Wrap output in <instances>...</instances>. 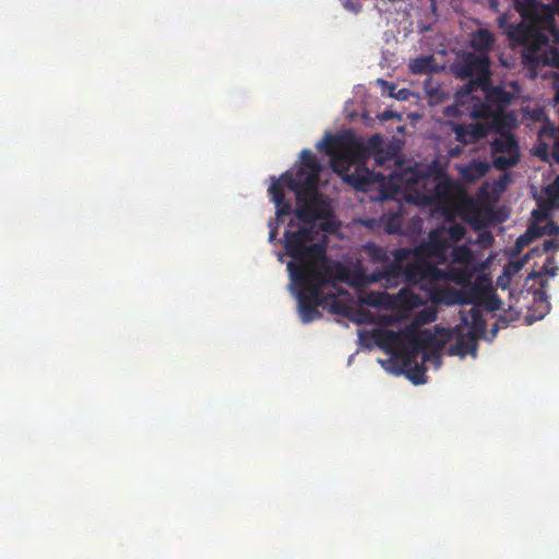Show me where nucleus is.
I'll return each instance as SVG.
<instances>
[{"instance_id":"1","label":"nucleus","mask_w":559,"mask_h":559,"mask_svg":"<svg viewBox=\"0 0 559 559\" xmlns=\"http://www.w3.org/2000/svg\"><path fill=\"white\" fill-rule=\"evenodd\" d=\"M463 245H456V305H468L459 311L456 324V356H477L478 341L486 337L487 323L483 309L496 311L501 300L492 286L491 277L481 271L487 265L484 250L495 241L489 230L474 233Z\"/></svg>"},{"instance_id":"2","label":"nucleus","mask_w":559,"mask_h":559,"mask_svg":"<svg viewBox=\"0 0 559 559\" xmlns=\"http://www.w3.org/2000/svg\"><path fill=\"white\" fill-rule=\"evenodd\" d=\"M316 226L285 230L284 247L286 254L293 259L287 263L290 281L298 299V311L302 323H310L320 318L319 307L326 298L323 289L335 287L348 277L346 267L340 262L326 261V248L323 243H310L319 238Z\"/></svg>"},{"instance_id":"3","label":"nucleus","mask_w":559,"mask_h":559,"mask_svg":"<svg viewBox=\"0 0 559 559\" xmlns=\"http://www.w3.org/2000/svg\"><path fill=\"white\" fill-rule=\"evenodd\" d=\"M301 167L293 175L285 171L271 182L267 192L276 205V218L283 221L292 213L304 223L302 227L316 226L314 233L333 234L338 225L333 218L330 202L319 192V178L323 166L312 151L300 152Z\"/></svg>"},{"instance_id":"4","label":"nucleus","mask_w":559,"mask_h":559,"mask_svg":"<svg viewBox=\"0 0 559 559\" xmlns=\"http://www.w3.org/2000/svg\"><path fill=\"white\" fill-rule=\"evenodd\" d=\"M394 179L414 193L416 203L443 212L447 228L432 229L427 241L411 250V255L414 260L444 263L451 247L449 241H454V180L447 176L445 166L439 160L405 169Z\"/></svg>"},{"instance_id":"5","label":"nucleus","mask_w":559,"mask_h":559,"mask_svg":"<svg viewBox=\"0 0 559 559\" xmlns=\"http://www.w3.org/2000/svg\"><path fill=\"white\" fill-rule=\"evenodd\" d=\"M454 334V329L435 325L421 331L406 330L403 333L393 330H376L373 338L376 344L385 352L399 350L404 353L409 347L417 349H431L433 353L443 349Z\"/></svg>"},{"instance_id":"6","label":"nucleus","mask_w":559,"mask_h":559,"mask_svg":"<svg viewBox=\"0 0 559 559\" xmlns=\"http://www.w3.org/2000/svg\"><path fill=\"white\" fill-rule=\"evenodd\" d=\"M490 169V164L486 160L472 159L463 166H456V171L460 175V180H456V216H462L465 222H468L474 233L486 230L485 227V211L472 198H465L466 183H474L480 178L485 177Z\"/></svg>"},{"instance_id":"7","label":"nucleus","mask_w":559,"mask_h":559,"mask_svg":"<svg viewBox=\"0 0 559 559\" xmlns=\"http://www.w3.org/2000/svg\"><path fill=\"white\" fill-rule=\"evenodd\" d=\"M456 76L468 78L464 87L456 90V99L459 97L478 92V88L487 85L490 80V59L487 53L469 52L461 69L456 68Z\"/></svg>"},{"instance_id":"8","label":"nucleus","mask_w":559,"mask_h":559,"mask_svg":"<svg viewBox=\"0 0 559 559\" xmlns=\"http://www.w3.org/2000/svg\"><path fill=\"white\" fill-rule=\"evenodd\" d=\"M452 259L442 271L426 260H414L407 264L406 284L414 285L420 289H429L433 284L448 281L454 282V248L451 252Z\"/></svg>"},{"instance_id":"9","label":"nucleus","mask_w":559,"mask_h":559,"mask_svg":"<svg viewBox=\"0 0 559 559\" xmlns=\"http://www.w3.org/2000/svg\"><path fill=\"white\" fill-rule=\"evenodd\" d=\"M547 28L531 22L521 21L516 25L510 24L506 33L511 41L524 46V52H527L542 46H547L548 37L542 32Z\"/></svg>"},{"instance_id":"10","label":"nucleus","mask_w":559,"mask_h":559,"mask_svg":"<svg viewBox=\"0 0 559 559\" xmlns=\"http://www.w3.org/2000/svg\"><path fill=\"white\" fill-rule=\"evenodd\" d=\"M504 128V116L493 117L492 121H475L456 124V142L463 144L476 143L492 132H500Z\"/></svg>"},{"instance_id":"11","label":"nucleus","mask_w":559,"mask_h":559,"mask_svg":"<svg viewBox=\"0 0 559 559\" xmlns=\"http://www.w3.org/2000/svg\"><path fill=\"white\" fill-rule=\"evenodd\" d=\"M442 349L433 353L431 349H417L414 352L413 347L407 348L404 353L400 354L403 370L408 380L415 385L425 383V373L427 367L425 360L428 359L427 352L439 358V353Z\"/></svg>"},{"instance_id":"12","label":"nucleus","mask_w":559,"mask_h":559,"mask_svg":"<svg viewBox=\"0 0 559 559\" xmlns=\"http://www.w3.org/2000/svg\"><path fill=\"white\" fill-rule=\"evenodd\" d=\"M416 165H418V164L417 163L414 164L411 168H414ZM408 168L409 167L396 169V170L391 171L389 175H382L380 173H376L373 170H368V169H362L361 170L362 174H360V170L357 169L355 173L345 174L343 176V180L346 183H348L349 186H352L353 188H355L356 190L366 191L371 185H373L376 182H381L385 178H388L390 183L393 185L396 190H400V189L407 190L405 187L402 186V183H400L396 179H394V176L401 174L402 171H404L405 169H408Z\"/></svg>"},{"instance_id":"13","label":"nucleus","mask_w":559,"mask_h":559,"mask_svg":"<svg viewBox=\"0 0 559 559\" xmlns=\"http://www.w3.org/2000/svg\"><path fill=\"white\" fill-rule=\"evenodd\" d=\"M515 10L522 21L550 28L555 22L551 10L537 0H515Z\"/></svg>"},{"instance_id":"14","label":"nucleus","mask_w":559,"mask_h":559,"mask_svg":"<svg viewBox=\"0 0 559 559\" xmlns=\"http://www.w3.org/2000/svg\"><path fill=\"white\" fill-rule=\"evenodd\" d=\"M361 151L362 147L358 144V139L348 136L331 157L330 164L332 169L341 175L347 171L352 165L361 163Z\"/></svg>"},{"instance_id":"15","label":"nucleus","mask_w":559,"mask_h":559,"mask_svg":"<svg viewBox=\"0 0 559 559\" xmlns=\"http://www.w3.org/2000/svg\"><path fill=\"white\" fill-rule=\"evenodd\" d=\"M358 144L362 147L361 163L373 158L377 166H383L386 162L392 160L391 155L383 150V139L378 133L372 134L367 142L358 139Z\"/></svg>"},{"instance_id":"16","label":"nucleus","mask_w":559,"mask_h":559,"mask_svg":"<svg viewBox=\"0 0 559 559\" xmlns=\"http://www.w3.org/2000/svg\"><path fill=\"white\" fill-rule=\"evenodd\" d=\"M411 255L409 249H399L395 252V261L385 266L381 278L390 286L400 284L401 282L406 283L407 264L402 263L403 260Z\"/></svg>"},{"instance_id":"17","label":"nucleus","mask_w":559,"mask_h":559,"mask_svg":"<svg viewBox=\"0 0 559 559\" xmlns=\"http://www.w3.org/2000/svg\"><path fill=\"white\" fill-rule=\"evenodd\" d=\"M524 61L534 68L550 66L559 69V50L549 46H542L532 51L523 52Z\"/></svg>"},{"instance_id":"18","label":"nucleus","mask_w":559,"mask_h":559,"mask_svg":"<svg viewBox=\"0 0 559 559\" xmlns=\"http://www.w3.org/2000/svg\"><path fill=\"white\" fill-rule=\"evenodd\" d=\"M478 92L481 93L484 99L489 102L492 107H497V111H501V109L512 100V94L510 92L506 91L502 86H492L490 80L487 81L486 86L478 88Z\"/></svg>"},{"instance_id":"19","label":"nucleus","mask_w":559,"mask_h":559,"mask_svg":"<svg viewBox=\"0 0 559 559\" xmlns=\"http://www.w3.org/2000/svg\"><path fill=\"white\" fill-rule=\"evenodd\" d=\"M500 136L491 142V150L496 153L502 154H519L518 141L511 133L499 132Z\"/></svg>"},{"instance_id":"20","label":"nucleus","mask_w":559,"mask_h":559,"mask_svg":"<svg viewBox=\"0 0 559 559\" xmlns=\"http://www.w3.org/2000/svg\"><path fill=\"white\" fill-rule=\"evenodd\" d=\"M520 317H521V310L516 309L513 305H510L509 309L503 314H501L497 319V321L492 324V326L489 331L490 337L487 340L489 342H491L496 337V335L500 329H506L510 322L519 320Z\"/></svg>"},{"instance_id":"21","label":"nucleus","mask_w":559,"mask_h":559,"mask_svg":"<svg viewBox=\"0 0 559 559\" xmlns=\"http://www.w3.org/2000/svg\"><path fill=\"white\" fill-rule=\"evenodd\" d=\"M497 116H503L502 111H497L486 99L474 104L471 110V117L477 121H492Z\"/></svg>"},{"instance_id":"22","label":"nucleus","mask_w":559,"mask_h":559,"mask_svg":"<svg viewBox=\"0 0 559 559\" xmlns=\"http://www.w3.org/2000/svg\"><path fill=\"white\" fill-rule=\"evenodd\" d=\"M493 44L492 34L485 28H480L473 33L471 38V47L478 51V53H487Z\"/></svg>"},{"instance_id":"23","label":"nucleus","mask_w":559,"mask_h":559,"mask_svg":"<svg viewBox=\"0 0 559 559\" xmlns=\"http://www.w3.org/2000/svg\"><path fill=\"white\" fill-rule=\"evenodd\" d=\"M346 140L347 138L344 135L325 133L317 144V148L323 151L331 158Z\"/></svg>"},{"instance_id":"24","label":"nucleus","mask_w":559,"mask_h":559,"mask_svg":"<svg viewBox=\"0 0 559 559\" xmlns=\"http://www.w3.org/2000/svg\"><path fill=\"white\" fill-rule=\"evenodd\" d=\"M436 320L437 310L433 307H426L415 314L408 330L421 331L423 329H419L421 325L429 324Z\"/></svg>"},{"instance_id":"25","label":"nucleus","mask_w":559,"mask_h":559,"mask_svg":"<svg viewBox=\"0 0 559 559\" xmlns=\"http://www.w3.org/2000/svg\"><path fill=\"white\" fill-rule=\"evenodd\" d=\"M543 229L538 225H531L527 227L524 234L518 237L515 241L514 249L518 252H521L525 247H527L531 242L536 240L537 238L543 236Z\"/></svg>"},{"instance_id":"26","label":"nucleus","mask_w":559,"mask_h":559,"mask_svg":"<svg viewBox=\"0 0 559 559\" xmlns=\"http://www.w3.org/2000/svg\"><path fill=\"white\" fill-rule=\"evenodd\" d=\"M551 250H559V240L546 239L543 242L542 248L535 247V248L531 249L525 254V257L519 262L518 269L522 267L530 259H532L534 257H539V255L547 253Z\"/></svg>"},{"instance_id":"27","label":"nucleus","mask_w":559,"mask_h":559,"mask_svg":"<svg viewBox=\"0 0 559 559\" xmlns=\"http://www.w3.org/2000/svg\"><path fill=\"white\" fill-rule=\"evenodd\" d=\"M409 69L414 74L429 73L435 69V58L431 55L418 57L411 61Z\"/></svg>"},{"instance_id":"28","label":"nucleus","mask_w":559,"mask_h":559,"mask_svg":"<svg viewBox=\"0 0 559 559\" xmlns=\"http://www.w3.org/2000/svg\"><path fill=\"white\" fill-rule=\"evenodd\" d=\"M519 158V154H508V156L498 155L493 157L492 165L498 170H507L508 168L515 166Z\"/></svg>"},{"instance_id":"29","label":"nucleus","mask_w":559,"mask_h":559,"mask_svg":"<svg viewBox=\"0 0 559 559\" xmlns=\"http://www.w3.org/2000/svg\"><path fill=\"white\" fill-rule=\"evenodd\" d=\"M545 193L550 207H559V175L554 182L545 188Z\"/></svg>"},{"instance_id":"30","label":"nucleus","mask_w":559,"mask_h":559,"mask_svg":"<svg viewBox=\"0 0 559 559\" xmlns=\"http://www.w3.org/2000/svg\"><path fill=\"white\" fill-rule=\"evenodd\" d=\"M329 297L332 298V302L330 305V311L332 313L352 319L349 314L350 308L348 306L338 300L334 295H328L325 298L328 299Z\"/></svg>"},{"instance_id":"31","label":"nucleus","mask_w":559,"mask_h":559,"mask_svg":"<svg viewBox=\"0 0 559 559\" xmlns=\"http://www.w3.org/2000/svg\"><path fill=\"white\" fill-rule=\"evenodd\" d=\"M558 266L556 265V261L554 257H548L543 265V267L532 274L533 277H540L543 275L555 276L557 274Z\"/></svg>"},{"instance_id":"32","label":"nucleus","mask_w":559,"mask_h":559,"mask_svg":"<svg viewBox=\"0 0 559 559\" xmlns=\"http://www.w3.org/2000/svg\"><path fill=\"white\" fill-rule=\"evenodd\" d=\"M534 301L539 302L543 306V308H544V312H542L535 319H543L544 316H545V312H547L549 310V308H550V305L547 301L546 293L544 290H542V289H536L534 292Z\"/></svg>"},{"instance_id":"33","label":"nucleus","mask_w":559,"mask_h":559,"mask_svg":"<svg viewBox=\"0 0 559 559\" xmlns=\"http://www.w3.org/2000/svg\"><path fill=\"white\" fill-rule=\"evenodd\" d=\"M368 251H369V253L371 254V257L373 259H377V260H380V261L386 259L385 250L380 248V247H378V246H376V245L368 246Z\"/></svg>"},{"instance_id":"34","label":"nucleus","mask_w":559,"mask_h":559,"mask_svg":"<svg viewBox=\"0 0 559 559\" xmlns=\"http://www.w3.org/2000/svg\"><path fill=\"white\" fill-rule=\"evenodd\" d=\"M540 228L544 230L543 236L544 235H549V236L559 235V226L554 223H548L545 226H540Z\"/></svg>"},{"instance_id":"35","label":"nucleus","mask_w":559,"mask_h":559,"mask_svg":"<svg viewBox=\"0 0 559 559\" xmlns=\"http://www.w3.org/2000/svg\"><path fill=\"white\" fill-rule=\"evenodd\" d=\"M442 301L448 306L454 305V288L449 287L444 290Z\"/></svg>"},{"instance_id":"36","label":"nucleus","mask_w":559,"mask_h":559,"mask_svg":"<svg viewBox=\"0 0 559 559\" xmlns=\"http://www.w3.org/2000/svg\"><path fill=\"white\" fill-rule=\"evenodd\" d=\"M466 230L464 226L456 223V243L465 237Z\"/></svg>"},{"instance_id":"37","label":"nucleus","mask_w":559,"mask_h":559,"mask_svg":"<svg viewBox=\"0 0 559 559\" xmlns=\"http://www.w3.org/2000/svg\"><path fill=\"white\" fill-rule=\"evenodd\" d=\"M444 116L447 117H454V104L448 105L443 110Z\"/></svg>"},{"instance_id":"38","label":"nucleus","mask_w":559,"mask_h":559,"mask_svg":"<svg viewBox=\"0 0 559 559\" xmlns=\"http://www.w3.org/2000/svg\"><path fill=\"white\" fill-rule=\"evenodd\" d=\"M270 226H271V230H270V235H269V241L272 242V241H274V239L277 235V228L273 227L272 223H270Z\"/></svg>"},{"instance_id":"39","label":"nucleus","mask_w":559,"mask_h":559,"mask_svg":"<svg viewBox=\"0 0 559 559\" xmlns=\"http://www.w3.org/2000/svg\"><path fill=\"white\" fill-rule=\"evenodd\" d=\"M407 94H408L407 90H405V88L400 90L399 94L396 95V98H399V99H406Z\"/></svg>"},{"instance_id":"40","label":"nucleus","mask_w":559,"mask_h":559,"mask_svg":"<svg viewBox=\"0 0 559 559\" xmlns=\"http://www.w3.org/2000/svg\"><path fill=\"white\" fill-rule=\"evenodd\" d=\"M554 86H555V90H556L554 100L557 104H559V82L558 83L556 82Z\"/></svg>"},{"instance_id":"41","label":"nucleus","mask_w":559,"mask_h":559,"mask_svg":"<svg viewBox=\"0 0 559 559\" xmlns=\"http://www.w3.org/2000/svg\"><path fill=\"white\" fill-rule=\"evenodd\" d=\"M445 352L449 356H454L455 354V350H454V344H450L447 348H445Z\"/></svg>"},{"instance_id":"42","label":"nucleus","mask_w":559,"mask_h":559,"mask_svg":"<svg viewBox=\"0 0 559 559\" xmlns=\"http://www.w3.org/2000/svg\"><path fill=\"white\" fill-rule=\"evenodd\" d=\"M448 154L450 157H454V148H449Z\"/></svg>"},{"instance_id":"43","label":"nucleus","mask_w":559,"mask_h":559,"mask_svg":"<svg viewBox=\"0 0 559 559\" xmlns=\"http://www.w3.org/2000/svg\"><path fill=\"white\" fill-rule=\"evenodd\" d=\"M486 190H487V183H485V185L480 188L479 193H483V192H485Z\"/></svg>"},{"instance_id":"44","label":"nucleus","mask_w":559,"mask_h":559,"mask_svg":"<svg viewBox=\"0 0 559 559\" xmlns=\"http://www.w3.org/2000/svg\"><path fill=\"white\" fill-rule=\"evenodd\" d=\"M503 22H504V16H500L499 17V25L502 27L503 25Z\"/></svg>"},{"instance_id":"45","label":"nucleus","mask_w":559,"mask_h":559,"mask_svg":"<svg viewBox=\"0 0 559 559\" xmlns=\"http://www.w3.org/2000/svg\"><path fill=\"white\" fill-rule=\"evenodd\" d=\"M448 124H449V126H451V129H452V130H454V121L449 120V121H448Z\"/></svg>"},{"instance_id":"46","label":"nucleus","mask_w":559,"mask_h":559,"mask_svg":"<svg viewBox=\"0 0 559 559\" xmlns=\"http://www.w3.org/2000/svg\"><path fill=\"white\" fill-rule=\"evenodd\" d=\"M378 82H379L380 84H383V85H386V84H388V82H386L385 80H382V79H379V80H378Z\"/></svg>"},{"instance_id":"47","label":"nucleus","mask_w":559,"mask_h":559,"mask_svg":"<svg viewBox=\"0 0 559 559\" xmlns=\"http://www.w3.org/2000/svg\"><path fill=\"white\" fill-rule=\"evenodd\" d=\"M455 154H456V156L460 154V148L459 147H456Z\"/></svg>"}]
</instances>
